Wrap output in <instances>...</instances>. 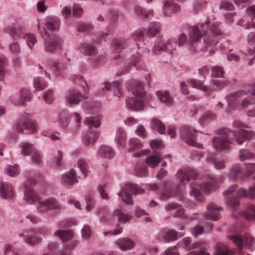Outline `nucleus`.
Segmentation results:
<instances>
[{
	"instance_id": "37998d69",
	"label": "nucleus",
	"mask_w": 255,
	"mask_h": 255,
	"mask_svg": "<svg viewBox=\"0 0 255 255\" xmlns=\"http://www.w3.org/2000/svg\"><path fill=\"white\" fill-rule=\"evenodd\" d=\"M113 215L117 216L118 218V221L122 222H126L128 221L131 219V216L128 214H126L119 209H116L113 212Z\"/></svg>"
},
{
	"instance_id": "bf43d9fd",
	"label": "nucleus",
	"mask_w": 255,
	"mask_h": 255,
	"mask_svg": "<svg viewBox=\"0 0 255 255\" xmlns=\"http://www.w3.org/2000/svg\"><path fill=\"white\" fill-rule=\"evenodd\" d=\"M123 41L119 39H115L112 44L113 50L116 52H120L124 47Z\"/></svg>"
},
{
	"instance_id": "c85d7f7f",
	"label": "nucleus",
	"mask_w": 255,
	"mask_h": 255,
	"mask_svg": "<svg viewBox=\"0 0 255 255\" xmlns=\"http://www.w3.org/2000/svg\"><path fill=\"white\" fill-rule=\"evenodd\" d=\"M161 25L159 22H151L148 26L147 35L150 37H153L159 34L161 31Z\"/></svg>"
},
{
	"instance_id": "0eeeda50",
	"label": "nucleus",
	"mask_w": 255,
	"mask_h": 255,
	"mask_svg": "<svg viewBox=\"0 0 255 255\" xmlns=\"http://www.w3.org/2000/svg\"><path fill=\"white\" fill-rule=\"evenodd\" d=\"M230 239L234 243L238 248V253L243 255V243L245 246L251 251L255 249V241L254 237L246 234L243 237L240 235H231Z\"/></svg>"
},
{
	"instance_id": "f257e3e1",
	"label": "nucleus",
	"mask_w": 255,
	"mask_h": 255,
	"mask_svg": "<svg viewBox=\"0 0 255 255\" xmlns=\"http://www.w3.org/2000/svg\"><path fill=\"white\" fill-rule=\"evenodd\" d=\"M220 22L212 20L210 21L207 18L205 23L198 24L191 27L189 33V43L193 45L201 38L204 34H208L204 39L205 46L201 48L203 52L209 51L211 55L217 49L218 37L221 35L222 30L220 26Z\"/></svg>"
},
{
	"instance_id": "e2e57ef3",
	"label": "nucleus",
	"mask_w": 255,
	"mask_h": 255,
	"mask_svg": "<svg viewBox=\"0 0 255 255\" xmlns=\"http://www.w3.org/2000/svg\"><path fill=\"white\" fill-rule=\"evenodd\" d=\"M43 99L46 103H52L54 100L53 91L51 90L46 91L43 95Z\"/></svg>"
},
{
	"instance_id": "4468645a",
	"label": "nucleus",
	"mask_w": 255,
	"mask_h": 255,
	"mask_svg": "<svg viewBox=\"0 0 255 255\" xmlns=\"http://www.w3.org/2000/svg\"><path fill=\"white\" fill-rule=\"evenodd\" d=\"M144 32L142 31H137L135 32L132 34V37L133 39L136 41V45L139 49V51L137 52V56H134V60L132 62V65L134 66H136L138 61H139V53L141 51L140 49L143 48V46L144 45V43L143 42L144 39Z\"/></svg>"
},
{
	"instance_id": "a878e982",
	"label": "nucleus",
	"mask_w": 255,
	"mask_h": 255,
	"mask_svg": "<svg viewBox=\"0 0 255 255\" xmlns=\"http://www.w3.org/2000/svg\"><path fill=\"white\" fill-rule=\"evenodd\" d=\"M80 50L84 53L85 55H94L97 53L96 47L93 44H89L86 42L81 43L79 47Z\"/></svg>"
},
{
	"instance_id": "7ed1b4c3",
	"label": "nucleus",
	"mask_w": 255,
	"mask_h": 255,
	"mask_svg": "<svg viewBox=\"0 0 255 255\" xmlns=\"http://www.w3.org/2000/svg\"><path fill=\"white\" fill-rule=\"evenodd\" d=\"M36 183V179L32 176L30 177L24 183L25 188L24 198L29 204L37 205L39 212L44 213L51 210L58 209L60 208L59 203L53 198L42 200L39 195L32 189V186Z\"/></svg>"
},
{
	"instance_id": "ea45409f",
	"label": "nucleus",
	"mask_w": 255,
	"mask_h": 255,
	"mask_svg": "<svg viewBox=\"0 0 255 255\" xmlns=\"http://www.w3.org/2000/svg\"><path fill=\"white\" fill-rule=\"evenodd\" d=\"M233 252L225 245L219 244L216 247V255H233Z\"/></svg>"
},
{
	"instance_id": "4d7b16f0",
	"label": "nucleus",
	"mask_w": 255,
	"mask_h": 255,
	"mask_svg": "<svg viewBox=\"0 0 255 255\" xmlns=\"http://www.w3.org/2000/svg\"><path fill=\"white\" fill-rule=\"evenodd\" d=\"M65 69L66 66L60 63H54L52 67V70L56 76L61 75Z\"/></svg>"
},
{
	"instance_id": "f704fd0d",
	"label": "nucleus",
	"mask_w": 255,
	"mask_h": 255,
	"mask_svg": "<svg viewBox=\"0 0 255 255\" xmlns=\"http://www.w3.org/2000/svg\"><path fill=\"white\" fill-rule=\"evenodd\" d=\"M229 84V81L226 79L213 80L212 88L211 89L212 91H219L226 87Z\"/></svg>"
},
{
	"instance_id": "0e129e2a",
	"label": "nucleus",
	"mask_w": 255,
	"mask_h": 255,
	"mask_svg": "<svg viewBox=\"0 0 255 255\" xmlns=\"http://www.w3.org/2000/svg\"><path fill=\"white\" fill-rule=\"evenodd\" d=\"M75 246V242H73L69 245H67L65 248L58 251L56 255H70V253L68 249H72Z\"/></svg>"
},
{
	"instance_id": "393cba45",
	"label": "nucleus",
	"mask_w": 255,
	"mask_h": 255,
	"mask_svg": "<svg viewBox=\"0 0 255 255\" xmlns=\"http://www.w3.org/2000/svg\"><path fill=\"white\" fill-rule=\"evenodd\" d=\"M99 133L96 132H90L86 134L82 138V141L84 145L93 146L98 139Z\"/></svg>"
},
{
	"instance_id": "473e14b6",
	"label": "nucleus",
	"mask_w": 255,
	"mask_h": 255,
	"mask_svg": "<svg viewBox=\"0 0 255 255\" xmlns=\"http://www.w3.org/2000/svg\"><path fill=\"white\" fill-rule=\"evenodd\" d=\"M151 127L153 130L163 134L165 132V127L164 124L160 120L153 119L151 122Z\"/></svg>"
},
{
	"instance_id": "79ce46f5",
	"label": "nucleus",
	"mask_w": 255,
	"mask_h": 255,
	"mask_svg": "<svg viewBox=\"0 0 255 255\" xmlns=\"http://www.w3.org/2000/svg\"><path fill=\"white\" fill-rule=\"evenodd\" d=\"M129 151L139 149L142 147L140 141L136 138H131L128 140Z\"/></svg>"
},
{
	"instance_id": "ddd939ff",
	"label": "nucleus",
	"mask_w": 255,
	"mask_h": 255,
	"mask_svg": "<svg viewBox=\"0 0 255 255\" xmlns=\"http://www.w3.org/2000/svg\"><path fill=\"white\" fill-rule=\"evenodd\" d=\"M39 23L43 25V26H41V30H43L44 28L47 32L48 30L52 32L58 29L60 25V20L57 17L51 16L47 17L44 23L38 21V24Z\"/></svg>"
},
{
	"instance_id": "5fc2aeb1",
	"label": "nucleus",
	"mask_w": 255,
	"mask_h": 255,
	"mask_svg": "<svg viewBox=\"0 0 255 255\" xmlns=\"http://www.w3.org/2000/svg\"><path fill=\"white\" fill-rule=\"evenodd\" d=\"M33 85L36 90H41L46 87L47 84L41 78L36 77L33 80Z\"/></svg>"
},
{
	"instance_id": "4be33fe9",
	"label": "nucleus",
	"mask_w": 255,
	"mask_h": 255,
	"mask_svg": "<svg viewBox=\"0 0 255 255\" xmlns=\"http://www.w3.org/2000/svg\"><path fill=\"white\" fill-rule=\"evenodd\" d=\"M116 245L122 250L126 251L132 249L134 246V243L128 238H121L116 242Z\"/></svg>"
},
{
	"instance_id": "9d476101",
	"label": "nucleus",
	"mask_w": 255,
	"mask_h": 255,
	"mask_svg": "<svg viewBox=\"0 0 255 255\" xmlns=\"http://www.w3.org/2000/svg\"><path fill=\"white\" fill-rule=\"evenodd\" d=\"M177 46V40L176 38L169 39L165 42H163L161 39H159L155 42L152 52L157 54L162 51L172 52Z\"/></svg>"
},
{
	"instance_id": "a18cd8bd",
	"label": "nucleus",
	"mask_w": 255,
	"mask_h": 255,
	"mask_svg": "<svg viewBox=\"0 0 255 255\" xmlns=\"http://www.w3.org/2000/svg\"><path fill=\"white\" fill-rule=\"evenodd\" d=\"M226 203L227 206L231 209H236L240 205L239 198L237 196L227 198Z\"/></svg>"
},
{
	"instance_id": "9b49d317",
	"label": "nucleus",
	"mask_w": 255,
	"mask_h": 255,
	"mask_svg": "<svg viewBox=\"0 0 255 255\" xmlns=\"http://www.w3.org/2000/svg\"><path fill=\"white\" fill-rule=\"evenodd\" d=\"M197 130L189 126H184L180 129V135L183 140L190 145L203 148L202 144L196 142L195 133Z\"/></svg>"
},
{
	"instance_id": "c756f323",
	"label": "nucleus",
	"mask_w": 255,
	"mask_h": 255,
	"mask_svg": "<svg viewBox=\"0 0 255 255\" xmlns=\"http://www.w3.org/2000/svg\"><path fill=\"white\" fill-rule=\"evenodd\" d=\"M134 11L139 17L144 20L147 19L148 17L152 16L153 14L152 10L146 11L143 7L139 5L134 7Z\"/></svg>"
},
{
	"instance_id": "58836bf2",
	"label": "nucleus",
	"mask_w": 255,
	"mask_h": 255,
	"mask_svg": "<svg viewBox=\"0 0 255 255\" xmlns=\"http://www.w3.org/2000/svg\"><path fill=\"white\" fill-rule=\"evenodd\" d=\"M31 96L29 91L26 89H22L19 93L18 104L23 105L24 103L30 100Z\"/></svg>"
},
{
	"instance_id": "2eb2a0df",
	"label": "nucleus",
	"mask_w": 255,
	"mask_h": 255,
	"mask_svg": "<svg viewBox=\"0 0 255 255\" xmlns=\"http://www.w3.org/2000/svg\"><path fill=\"white\" fill-rule=\"evenodd\" d=\"M208 212L204 215L205 219L214 221L218 220L220 218V215L218 213L219 210H222L223 208L218 207L216 204L210 203L207 206Z\"/></svg>"
},
{
	"instance_id": "49530a36",
	"label": "nucleus",
	"mask_w": 255,
	"mask_h": 255,
	"mask_svg": "<svg viewBox=\"0 0 255 255\" xmlns=\"http://www.w3.org/2000/svg\"><path fill=\"white\" fill-rule=\"evenodd\" d=\"M70 118L75 122L74 129H72V132H75L79 128L81 123V118L80 114L77 112L72 114Z\"/></svg>"
},
{
	"instance_id": "13d9d810",
	"label": "nucleus",
	"mask_w": 255,
	"mask_h": 255,
	"mask_svg": "<svg viewBox=\"0 0 255 255\" xmlns=\"http://www.w3.org/2000/svg\"><path fill=\"white\" fill-rule=\"evenodd\" d=\"M243 173V168L239 164H235L232 166L230 170V175H237Z\"/></svg>"
},
{
	"instance_id": "e433bc0d",
	"label": "nucleus",
	"mask_w": 255,
	"mask_h": 255,
	"mask_svg": "<svg viewBox=\"0 0 255 255\" xmlns=\"http://www.w3.org/2000/svg\"><path fill=\"white\" fill-rule=\"evenodd\" d=\"M78 182L77 176H62L61 182L66 187L72 186Z\"/></svg>"
},
{
	"instance_id": "1a4fd4ad",
	"label": "nucleus",
	"mask_w": 255,
	"mask_h": 255,
	"mask_svg": "<svg viewBox=\"0 0 255 255\" xmlns=\"http://www.w3.org/2000/svg\"><path fill=\"white\" fill-rule=\"evenodd\" d=\"M144 192V190L136 185L131 183H127L123 188L122 190L118 195L122 197L123 201L127 204L131 205L133 201L131 194H140Z\"/></svg>"
},
{
	"instance_id": "3c124183",
	"label": "nucleus",
	"mask_w": 255,
	"mask_h": 255,
	"mask_svg": "<svg viewBox=\"0 0 255 255\" xmlns=\"http://www.w3.org/2000/svg\"><path fill=\"white\" fill-rule=\"evenodd\" d=\"M78 167L84 175H87L90 173L89 167L87 162L83 159H80L78 161Z\"/></svg>"
},
{
	"instance_id": "6e6552de",
	"label": "nucleus",
	"mask_w": 255,
	"mask_h": 255,
	"mask_svg": "<svg viewBox=\"0 0 255 255\" xmlns=\"http://www.w3.org/2000/svg\"><path fill=\"white\" fill-rule=\"evenodd\" d=\"M23 132L27 134L34 133L37 131L36 122L28 115L19 119L17 123V132Z\"/></svg>"
},
{
	"instance_id": "603ef678",
	"label": "nucleus",
	"mask_w": 255,
	"mask_h": 255,
	"mask_svg": "<svg viewBox=\"0 0 255 255\" xmlns=\"http://www.w3.org/2000/svg\"><path fill=\"white\" fill-rule=\"evenodd\" d=\"M211 69L212 71L211 75L212 77L216 78L223 77L224 71L222 67L216 65L212 66Z\"/></svg>"
},
{
	"instance_id": "20e7f679",
	"label": "nucleus",
	"mask_w": 255,
	"mask_h": 255,
	"mask_svg": "<svg viewBox=\"0 0 255 255\" xmlns=\"http://www.w3.org/2000/svg\"><path fill=\"white\" fill-rule=\"evenodd\" d=\"M197 176H191L193 181L190 183L191 190L190 191L191 195L194 196L196 200L199 201L204 200V197L201 194L200 189L206 193H208L211 191L215 190L218 188V185L215 180L211 177L209 176L207 182L202 184H198L197 181ZM191 176H182L181 182H187L191 181Z\"/></svg>"
},
{
	"instance_id": "c9c22d12",
	"label": "nucleus",
	"mask_w": 255,
	"mask_h": 255,
	"mask_svg": "<svg viewBox=\"0 0 255 255\" xmlns=\"http://www.w3.org/2000/svg\"><path fill=\"white\" fill-rule=\"evenodd\" d=\"M243 216L246 219L255 220V205L249 204L243 212Z\"/></svg>"
},
{
	"instance_id": "09e8293b",
	"label": "nucleus",
	"mask_w": 255,
	"mask_h": 255,
	"mask_svg": "<svg viewBox=\"0 0 255 255\" xmlns=\"http://www.w3.org/2000/svg\"><path fill=\"white\" fill-rule=\"evenodd\" d=\"M239 156L242 161L250 159L254 156V154L246 149H241L239 151Z\"/></svg>"
},
{
	"instance_id": "7c9ffc66",
	"label": "nucleus",
	"mask_w": 255,
	"mask_h": 255,
	"mask_svg": "<svg viewBox=\"0 0 255 255\" xmlns=\"http://www.w3.org/2000/svg\"><path fill=\"white\" fill-rule=\"evenodd\" d=\"M84 123L90 128H97L101 125V118L99 116L87 117L84 120Z\"/></svg>"
},
{
	"instance_id": "cd10ccee",
	"label": "nucleus",
	"mask_w": 255,
	"mask_h": 255,
	"mask_svg": "<svg viewBox=\"0 0 255 255\" xmlns=\"http://www.w3.org/2000/svg\"><path fill=\"white\" fill-rule=\"evenodd\" d=\"M55 236L58 237L63 242H66L72 239L73 235L69 230H58L54 233Z\"/></svg>"
},
{
	"instance_id": "864d4df0",
	"label": "nucleus",
	"mask_w": 255,
	"mask_h": 255,
	"mask_svg": "<svg viewBox=\"0 0 255 255\" xmlns=\"http://www.w3.org/2000/svg\"><path fill=\"white\" fill-rule=\"evenodd\" d=\"M164 239L167 242L176 240L177 239V233L174 230H169L165 233Z\"/></svg>"
},
{
	"instance_id": "39448f33",
	"label": "nucleus",
	"mask_w": 255,
	"mask_h": 255,
	"mask_svg": "<svg viewBox=\"0 0 255 255\" xmlns=\"http://www.w3.org/2000/svg\"><path fill=\"white\" fill-rule=\"evenodd\" d=\"M133 88L132 93L135 98H128L126 99L127 108L130 110H141L144 107V103L146 101L145 92L143 88L142 84L139 81L134 80L132 82Z\"/></svg>"
},
{
	"instance_id": "423d86ee",
	"label": "nucleus",
	"mask_w": 255,
	"mask_h": 255,
	"mask_svg": "<svg viewBox=\"0 0 255 255\" xmlns=\"http://www.w3.org/2000/svg\"><path fill=\"white\" fill-rule=\"evenodd\" d=\"M41 23L37 24V27L41 36L45 40L44 50L46 52L54 53L57 50L61 49L62 40V39L56 36H50L48 32H47L43 28V30H41Z\"/></svg>"
},
{
	"instance_id": "69168bd1",
	"label": "nucleus",
	"mask_w": 255,
	"mask_h": 255,
	"mask_svg": "<svg viewBox=\"0 0 255 255\" xmlns=\"http://www.w3.org/2000/svg\"><path fill=\"white\" fill-rule=\"evenodd\" d=\"M87 202L86 209L88 211L93 209L95 205V201L93 197L91 195H88L86 197Z\"/></svg>"
},
{
	"instance_id": "6ab92c4d",
	"label": "nucleus",
	"mask_w": 255,
	"mask_h": 255,
	"mask_svg": "<svg viewBox=\"0 0 255 255\" xmlns=\"http://www.w3.org/2000/svg\"><path fill=\"white\" fill-rule=\"evenodd\" d=\"M179 6L173 0H166L163 7V11L166 16H170L179 11Z\"/></svg>"
},
{
	"instance_id": "412c9836",
	"label": "nucleus",
	"mask_w": 255,
	"mask_h": 255,
	"mask_svg": "<svg viewBox=\"0 0 255 255\" xmlns=\"http://www.w3.org/2000/svg\"><path fill=\"white\" fill-rule=\"evenodd\" d=\"M20 237H23L25 243L30 245H35L39 242V239L34 236L33 232L29 230L23 231L19 234Z\"/></svg>"
},
{
	"instance_id": "dca6fc26",
	"label": "nucleus",
	"mask_w": 255,
	"mask_h": 255,
	"mask_svg": "<svg viewBox=\"0 0 255 255\" xmlns=\"http://www.w3.org/2000/svg\"><path fill=\"white\" fill-rule=\"evenodd\" d=\"M86 98L76 90L68 91L65 96L66 100L69 104H78Z\"/></svg>"
},
{
	"instance_id": "052dcab7",
	"label": "nucleus",
	"mask_w": 255,
	"mask_h": 255,
	"mask_svg": "<svg viewBox=\"0 0 255 255\" xmlns=\"http://www.w3.org/2000/svg\"><path fill=\"white\" fill-rule=\"evenodd\" d=\"M70 120V117L65 114H61L59 116V123L63 128H66L68 126Z\"/></svg>"
},
{
	"instance_id": "2f4dec72",
	"label": "nucleus",
	"mask_w": 255,
	"mask_h": 255,
	"mask_svg": "<svg viewBox=\"0 0 255 255\" xmlns=\"http://www.w3.org/2000/svg\"><path fill=\"white\" fill-rule=\"evenodd\" d=\"M242 91L231 93L226 97V99L230 106H235L238 102L239 99L242 96Z\"/></svg>"
},
{
	"instance_id": "f03ea898",
	"label": "nucleus",
	"mask_w": 255,
	"mask_h": 255,
	"mask_svg": "<svg viewBox=\"0 0 255 255\" xmlns=\"http://www.w3.org/2000/svg\"><path fill=\"white\" fill-rule=\"evenodd\" d=\"M218 133L219 135L212 139L213 146L218 151L230 149L233 138L238 144L242 145L245 140H251L255 134L252 130L240 129L235 132L226 128L219 129Z\"/></svg>"
},
{
	"instance_id": "6e6d98bb",
	"label": "nucleus",
	"mask_w": 255,
	"mask_h": 255,
	"mask_svg": "<svg viewBox=\"0 0 255 255\" xmlns=\"http://www.w3.org/2000/svg\"><path fill=\"white\" fill-rule=\"evenodd\" d=\"M33 163L40 165L42 162V156L41 153L36 150H33L31 157Z\"/></svg>"
},
{
	"instance_id": "338daca9",
	"label": "nucleus",
	"mask_w": 255,
	"mask_h": 255,
	"mask_svg": "<svg viewBox=\"0 0 255 255\" xmlns=\"http://www.w3.org/2000/svg\"><path fill=\"white\" fill-rule=\"evenodd\" d=\"M15 24L14 23H11L10 24L7 25L4 28V31L9 34L11 37L14 38L15 35Z\"/></svg>"
},
{
	"instance_id": "4c0bfd02",
	"label": "nucleus",
	"mask_w": 255,
	"mask_h": 255,
	"mask_svg": "<svg viewBox=\"0 0 255 255\" xmlns=\"http://www.w3.org/2000/svg\"><path fill=\"white\" fill-rule=\"evenodd\" d=\"M216 116L211 112L205 113L200 118V122L203 125H206L215 120Z\"/></svg>"
},
{
	"instance_id": "aec40b11",
	"label": "nucleus",
	"mask_w": 255,
	"mask_h": 255,
	"mask_svg": "<svg viewBox=\"0 0 255 255\" xmlns=\"http://www.w3.org/2000/svg\"><path fill=\"white\" fill-rule=\"evenodd\" d=\"M188 83L191 87L198 89L204 92L206 96H209L211 93V88L203 85V82L195 79H191L188 81Z\"/></svg>"
},
{
	"instance_id": "8fccbe9b",
	"label": "nucleus",
	"mask_w": 255,
	"mask_h": 255,
	"mask_svg": "<svg viewBox=\"0 0 255 255\" xmlns=\"http://www.w3.org/2000/svg\"><path fill=\"white\" fill-rule=\"evenodd\" d=\"M22 38L26 40L27 45L31 49L37 42L35 35L32 33H26L22 36Z\"/></svg>"
},
{
	"instance_id": "5701e85b",
	"label": "nucleus",
	"mask_w": 255,
	"mask_h": 255,
	"mask_svg": "<svg viewBox=\"0 0 255 255\" xmlns=\"http://www.w3.org/2000/svg\"><path fill=\"white\" fill-rule=\"evenodd\" d=\"M115 141L118 147L124 148L126 142V134L123 128L117 129L115 138Z\"/></svg>"
},
{
	"instance_id": "bb28decb",
	"label": "nucleus",
	"mask_w": 255,
	"mask_h": 255,
	"mask_svg": "<svg viewBox=\"0 0 255 255\" xmlns=\"http://www.w3.org/2000/svg\"><path fill=\"white\" fill-rule=\"evenodd\" d=\"M98 154L102 158H111L114 157L115 153L110 146L102 145L98 150Z\"/></svg>"
},
{
	"instance_id": "f3484780",
	"label": "nucleus",
	"mask_w": 255,
	"mask_h": 255,
	"mask_svg": "<svg viewBox=\"0 0 255 255\" xmlns=\"http://www.w3.org/2000/svg\"><path fill=\"white\" fill-rule=\"evenodd\" d=\"M0 193L2 198L6 199H11L14 195L13 188L10 184L8 183H0Z\"/></svg>"
},
{
	"instance_id": "72a5a7b5",
	"label": "nucleus",
	"mask_w": 255,
	"mask_h": 255,
	"mask_svg": "<svg viewBox=\"0 0 255 255\" xmlns=\"http://www.w3.org/2000/svg\"><path fill=\"white\" fill-rule=\"evenodd\" d=\"M191 242V240L190 238H185L182 241L183 247L187 250H189L194 248H201L202 247V244L204 243L201 242H199L194 243L193 244L190 245Z\"/></svg>"
},
{
	"instance_id": "a211bd4d",
	"label": "nucleus",
	"mask_w": 255,
	"mask_h": 255,
	"mask_svg": "<svg viewBox=\"0 0 255 255\" xmlns=\"http://www.w3.org/2000/svg\"><path fill=\"white\" fill-rule=\"evenodd\" d=\"M102 88L104 91L111 89L113 91L114 95L118 97L122 95L121 86L119 82L115 81L112 84L109 82L104 83L102 84Z\"/></svg>"
},
{
	"instance_id": "a19ab883",
	"label": "nucleus",
	"mask_w": 255,
	"mask_h": 255,
	"mask_svg": "<svg viewBox=\"0 0 255 255\" xmlns=\"http://www.w3.org/2000/svg\"><path fill=\"white\" fill-rule=\"evenodd\" d=\"M161 158L158 155H151L147 157L145 160L146 164L151 167H156L160 162Z\"/></svg>"
},
{
	"instance_id": "f8f14e48",
	"label": "nucleus",
	"mask_w": 255,
	"mask_h": 255,
	"mask_svg": "<svg viewBox=\"0 0 255 255\" xmlns=\"http://www.w3.org/2000/svg\"><path fill=\"white\" fill-rule=\"evenodd\" d=\"M246 11L247 15L240 19L237 22V24L246 29L255 28V5L249 6Z\"/></svg>"
},
{
	"instance_id": "c03bdc74",
	"label": "nucleus",
	"mask_w": 255,
	"mask_h": 255,
	"mask_svg": "<svg viewBox=\"0 0 255 255\" xmlns=\"http://www.w3.org/2000/svg\"><path fill=\"white\" fill-rule=\"evenodd\" d=\"M21 147V154L23 156L29 155L33 151V145L31 143L25 142L20 144Z\"/></svg>"
},
{
	"instance_id": "de8ad7c7",
	"label": "nucleus",
	"mask_w": 255,
	"mask_h": 255,
	"mask_svg": "<svg viewBox=\"0 0 255 255\" xmlns=\"http://www.w3.org/2000/svg\"><path fill=\"white\" fill-rule=\"evenodd\" d=\"M178 174L181 175H197V171L190 167H183L178 170Z\"/></svg>"
},
{
	"instance_id": "b1692460",
	"label": "nucleus",
	"mask_w": 255,
	"mask_h": 255,
	"mask_svg": "<svg viewBox=\"0 0 255 255\" xmlns=\"http://www.w3.org/2000/svg\"><path fill=\"white\" fill-rule=\"evenodd\" d=\"M156 96L158 99L167 106H170L173 103L172 96L166 91H158L156 92Z\"/></svg>"
},
{
	"instance_id": "774afa93",
	"label": "nucleus",
	"mask_w": 255,
	"mask_h": 255,
	"mask_svg": "<svg viewBox=\"0 0 255 255\" xmlns=\"http://www.w3.org/2000/svg\"><path fill=\"white\" fill-rule=\"evenodd\" d=\"M92 231L90 228L88 226H85L82 230V235L83 238L88 240L91 235Z\"/></svg>"
},
{
	"instance_id": "680f3d73",
	"label": "nucleus",
	"mask_w": 255,
	"mask_h": 255,
	"mask_svg": "<svg viewBox=\"0 0 255 255\" xmlns=\"http://www.w3.org/2000/svg\"><path fill=\"white\" fill-rule=\"evenodd\" d=\"M92 29V25L90 24L80 22L77 24L76 29L79 32H85Z\"/></svg>"
}]
</instances>
